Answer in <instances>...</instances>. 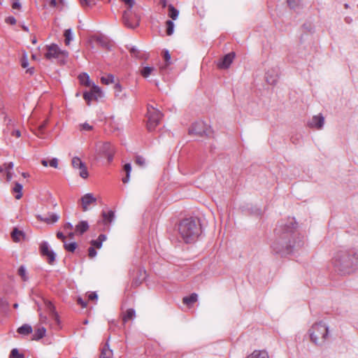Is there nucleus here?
<instances>
[{"mask_svg": "<svg viewBox=\"0 0 358 358\" xmlns=\"http://www.w3.org/2000/svg\"><path fill=\"white\" fill-rule=\"evenodd\" d=\"M297 223L294 217L280 222L275 229L277 236L271 245L272 251L285 256L297 251L304 245V238L296 230Z\"/></svg>", "mask_w": 358, "mask_h": 358, "instance_id": "nucleus-1", "label": "nucleus"}, {"mask_svg": "<svg viewBox=\"0 0 358 358\" xmlns=\"http://www.w3.org/2000/svg\"><path fill=\"white\" fill-rule=\"evenodd\" d=\"M333 264L341 275L350 274L358 269V254L355 250L339 251L334 258Z\"/></svg>", "mask_w": 358, "mask_h": 358, "instance_id": "nucleus-2", "label": "nucleus"}, {"mask_svg": "<svg viewBox=\"0 0 358 358\" xmlns=\"http://www.w3.org/2000/svg\"><path fill=\"white\" fill-rule=\"evenodd\" d=\"M178 231L185 243H191L194 242L201 232L199 220L195 217L182 220L178 224Z\"/></svg>", "mask_w": 358, "mask_h": 358, "instance_id": "nucleus-3", "label": "nucleus"}, {"mask_svg": "<svg viewBox=\"0 0 358 358\" xmlns=\"http://www.w3.org/2000/svg\"><path fill=\"white\" fill-rule=\"evenodd\" d=\"M126 6L127 9L122 13V22L124 24L130 28L135 29L139 25L141 16L136 9H134L135 0H120Z\"/></svg>", "mask_w": 358, "mask_h": 358, "instance_id": "nucleus-4", "label": "nucleus"}, {"mask_svg": "<svg viewBox=\"0 0 358 358\" xmlns=\"http://www.w3.org/2000/svg\"><path fill=\"white\" fill-rule=\"evenodd\" d=\"M310 340L316 345H322L326 341L329 329L326 324L322 322H317L314 324L309 329Z\"/></svg>", "mask_w": 358, "mask_h": 358, "instance_id": "nucleus-5", "label": "nucleus"}, {"mask_svg": "<svg viewBox=\"0 0 358 358\" xmlns=\"http://www.w3.org/2000/svg\"><path fill=\"white\" fill-rule=\"evenodd\" d=\"M148 122L147 128L148 131H153L159 124L163 116L162 113L151 105H148Z\"/></svg>", "mask_w": 358, "mask_h": 358, "instance_id": "nucleus-6", "label": "nucleus"}, {"mask_svg": "<svg viewBox=\"0 0 358 358\" xmlns=\"http://www.w3.org/2000/svg\"><path fill=\"white\" fill-rule=\"evenodd\" d=\"M96 152L107 157L108 161L110 162L113 159L115 148L110 142H99L96 144Z\"/></svg>", "mask_w": 358, "mask_h": 358, "instance_id": "nucleus-7", "label": "nucleus"}, {"mask_svg": "<svg viewBox=\"0 0 358 358\" xmlns=\"http://www.w3.org/2000/svg\"><path fill=\"white\" fill-rule=\"evenodd\" d=\"M47 52L45 57L48 59L52 58L59 59L61 60L64 59L69 55V53L66 50H62L57 44L52 43L50 45L46 46Z\"/></svg>", "mask_w": 358, "mask_h": 358, "instance_id": "nucleus-8", "label": "nucleus"}, {"mask_svg": "<svg viewBox=\"0 0 358 358\" xmlns=\"http://www.w3.org/2000/svg\"><path fill=\"white\" fill-rule=\"evenodd\" d=\"M189 134L191 135H196L199 136H210L211 134V130L210 128L208 127L203 122L198 121L194 123L189 128Z\"/></svg>", "mask_w": 358, "mask_h": 358, "instance_id": "nucleus-9", "label": "nucleus"}, {"mask_svg": "<svg viewBox=\"0 0 358 358\" xmlns=\"http://www.w3.org/2000/svg\"><path fill=\"white\" fill-rule=\"evenodd\" d=\"M39 250L41 255L47 259L48 263L51 265L53 264L56 259V254L50 248L48 243L45 241H42Z\"/></svg>", "mask_w": 358, "mask_h": 358, "instance_id": "nucleus-10", "label": "nucleus"}, {"mask_svg": "<svg viewBox=\"0 0 358 358\" xmlns=\"http://www.w3.org/2000/svg\"><path fill=\"white\" fill-rule=\"evenodd\" d=\"M235 57V53L234 52H229L225 55L220 61L217 62V66L218 69H227L232 63Z\"/></svg>", "mask_w": 358, "mask_h": 358, "instance_id": "nucleus-11", "label": "nucleus"}, {"mask_svg": "<svg viewBox=\"0 0 358 358\" xmlns=\"http://www.w3.org/2000/svg\"><path fill=\"white\" fill-rule=\"evenodd\" d=\"M72 166L73 168L79 169V175L83 178H87L88 176V172L85 164L80 160L79 157H75L72 159Z\"/></svg>", "mask_w": 358, "mask_h": 358, "instance_id": "nucleus-12", "label": "nucleus"}, {"mask_svg": "<svg viewBox=\"0 0 358 358\" xmlns=\"http://www.w3.org/2000/svg\"><path fill=\"white\" fill-rule=\"evenodd\" d=\"M80 200L82 208L84 212L87 211L89 210V205L95 204L96 202V199L94 197V196L91 193H87L85 194L81 197Z\"/></svg>", "mask_w": 358, "mask_h": 358, "instance_id": "nucleus-13", "label": "nucleus"}, {"mask_svg": "<svg viewBox=\"0 0 358 358\" xmlns=\"http://www.w3.org/2000/svg\"><path fill=\"white\" fill-rule=\"evenodd\" d=\"M324 124V117L320 114L314 115L312 119L308 122V125L311 128H316L317 129H321Z\"/></svg>", "mask_w": 358, "mask_h": 358, "instance_id": "nucleus-14", "label": "nucleus"}, {"mask_svg": "<svg viewBox=\"0 0 358 358\" xmlns=\"http://www.w3.org/2000/svg\"><path fill=\"white\" fill-rule=\"evenodd\" d=\"M278 72L279 69L278 68H274L271 70H268L266 73V83L269 85H275L278 79Z\"/></svg>", "mask_w": 358, "mask_h": 358, "instance_id": "nucleus-15", "label": "nucleus"}, {"mask_svg": "<svg viewBox=\"0 0 358 358\" xmlns=\"http://www.w3.org/2000/svg\"><path fill=\"white\" fill-rule=\"evenodd\" d=\"M101 216L102 220L99 222H102L104 225L107 226L114 220L115 213L113 210H108V212L102 211Z\"/></svg>", "mask_w": 358, "mask_h": 358, "instance_id": "nucleus-16", "label": "nucleus"}, {"mask_svg": "<svg viewBox=\"0 0 358 358\" xmlns=\"http://www.w3.org/2000/svg\"><path fill=\"white\" fill-rule=\"evenodd\" d=\"M36 217L38 220L45 222L48 224L55 223L57 222L59 218V215L55 213L50 214L49 217H43L40 215H38Z\"/></svg>", "mask_w": 358, "mask_h": 358, "instance_id": "nucleus-17", "label": "nucleus"}, {"mask_svg": "<svg viewBox=\"0 0 358 358\" xmlns=\"http://www.w3.org/2000/svg\"><path fill=\"white\" fill-rule=\"evenodd\" d=\"M89 229V224L87 221H80L77 225H76V231L80 235L83 234Z\"/></svg>", "mask_w": 358, "mask_h": 358, "instance_id": "nucleus-18", "label": "nucleus"}, {"mask_svg": "<svg viewBox=\"0 0 358 358\" xmlns=\"http://www.w3.org/2000/svg\"><path fill=\"white\" fill-rule=\"evenodd\" d=\"M95 41L102 47L109 49L110 43L107 37L103 35H99L95 37Z\"/></svg>", "mask_w": 358, "mask_h": 358, "instance_id": "nucleus-19", "label": "nucleus"}, {"mask_svg": "<svg viewBox=\"0 0 358 358\" xmlns=\"http://www.w3.org/2000/svg\"><path fill=\"white\" fill-rule=\"evenodd\" d=\"M45 332H46V329L45 327H38L37 328L36 330H35V332L33 335V340H36V341H38L40 340L41 338H42L45 334Z\"/></svg>", "mask_w": 358, "mask_h": 358, "instance_id": "nucleus-20", "label": "nucleus"}, {"mask_svg": "<svg viewBox=\"0 0 358 358\" xmlns=\"http://www.w3.org/2000/svg\"><path fill=\"white\" fill-rule=\"evenodd\" d=\"M106 240V236L105 234H100L96 240L91 241L90 243L94 247L96 248H101L102 246V243L104 241Z\"/></svg>", "mask_w": 358, "mask_h": 358, "instance_id": "nucleus-21", "label": "nucleus"}, {"mask_svg": "<svg viewBox=\"0 0 358 358\" xmlns=\"http://www.w3.org/2000/svg\"><path fill=\"white\" fill-rule=\"evenodd\" d=\"M113 351L109 349V345L108 342L106 343L105 346L101 350V355L99 358H112Z\"/></svg>", "mask_w": 358, "mask_h": 358, "instance_id": "nucleus-22", "label": "nucleus"}, {"mask_svg": "<svg viewBox=\"0 0 358 358\" xmlns=\"http://www.w3.org/2000/svg\"><path fill=\"white\" fill-rule=\"evenodd\" d=\"M90 91L93 93L94 100H98V99L103 96V92L101 88L94 84L92 85Z\"/></svg>", "mask_w": 358, "mask_h": 358, "instance_id": "nucleus-23", "label": "nucleus"}, {"mask_svg": "<svg viewBox=\"0 0 358 358\" xmlns=\"http://www.w3.org/2000/svg\"><path fill=\"white\" fill-rule=\"evenodd\" d=\"M163 57L165 60V65L160 67L161 71H164L166 69V67L171 64V55L169 50H165L163 51Z\"/></svg>", "mask_w": 358, "mask_h": 358, "instance_id": "nucleus-24", "label": "nucleus"}, {"mask_svg": "<svg viewBox=\"0 0 358 358\" xmlns=\"http://www.w3.org/2000/svg\"><path fill=\"white\" fill-rule=\"evenodd\" d=\"M32 332V327L27 324H23L17 329V333L22 335H28Z\"/></svg>", "mask_w": 358, "mask_h": 358, "instance_id": "nucleus-25", "label": "nucleus"}, {"mask_svg": "<svg viewBox=\"0 0 358 358\" xmlns=\"http://www.w3.org/2000/svg\"><path fill=\"white\" fill-rule=\"evenodd\" d=\"M197 301V294L196 293H192L188 296H185L183 298L182 301L185 304L189 306Z\"/></svg>", "mask_w": 358, "mask_h": 358, "instance_id": "nucleus-26", "label": "nucleus"}, {"mask_svg": "<svg viewBox=\"0 0 358 358\" xmlns=\"http://www.w3.org/2000/svg\"><path fill=\"white\" fill-rule=\"evenodd\" d=\"M78 79L81 85L85 86H90V76L87 73H83L80 74L78 76Z\"/></svg>", "mask_w": 358, "mask_h": 358, "instance_id": "nucleus-27", "label": "nucleus"}, {"mask_svg": "<svg viewBox=\"0 0 358 358\" xmlns=\"http://www.w3.org/2000/svg\"><path fill=\"white\" fill-rule=\"evenodd\" d=\"M247 358H268V355L267 352L262 351H254L250 355H249Z\"/></svg>", "mask_w": 358, "mask_h": 358, "instance_id": "nucleus-28", "label": "nucleus"}, {"mask_svg": "<svg viewBox=\"0 0 358 358\" xmlns=\"http://www.w3.org/2000/svg\"><path fill=\"white\" fill-rule=\"evenodd\" d=\"M24 236V233L17 228H14L11 232V237L15 242L20 241V237Z\"/></svg>", "mask_w": 358, "mask_h": 358, "instance_id": "nucleus-29", "label": "nucleus"}, {"mask_svg": "<svg viewBox=\"0 0 358 358\" xmlns=\"http://www.w3.org/2000/svg\"><path fill=\"white\" fill-rule=\"evenodd\" d=\"M124 171H125L126 173V176L124 178H122V182L124 183H127L129 182V176H130V173H131V164L129 163H127V164H125L124 165V168H123Z\"/></svg>", "mask_w": 358, "mask_h": 358, "instance_id": "nucleus-30", "label": "nucleus"}, {"mask_svg": "<svg viewBox=\"0 0 358 358\" xmlns=\"http://www.w3.org/2000/svg\"><path fill=\"white\" fill-rule=\"evenodd\" d=\"M169 16L173 20H176L179 15V11L171 4L169 5Z\"/></svg>", "mask_w": 358, "mask_h": 358, "instance_id": "nucleus-31", "label": "nucleus"}, {"mask_svg": "<svg viewBox=\"0 0 358 358\" xmlns=\"http://www.w3.org/2000/svg\"><path fill=\"white\" fill-rule=\"evenodd\" d=\"M22 185H21L20 183L16 182L15 183V186L13 189V192L17 193V194L15 195V199H20L22 198Z\"/></svg>", "mask_w": 358, "mask_h": 358, "instance_id": "nucleus-32", "label": "nucleus"}, {"mask_svg": "<svg viewBox=\"0 0 358 358\" xmlns=\"http://www.w3.org/2000/svg\"><path fill=\"white\" fill-rule=\"evenodd\" d=\"M136 313L133 308H129L127 310L125 315L123 317L124 323L127 322L129 320H132L135 317Z\"/></svg>", "mask_w": 358, "mask_h": 358, "instance_id": "nucleus-33", "label": "nucleus"}, {"mask_svg": "<svg viewBox=\"0 0 358 358\" xmlns=\"http://www.w3.org/2000/svg\"><path fill=\"white\" fill-rule=\"evenodd\" d=\"M287 3L291 9L296 10L302 5V0H287Z\"/></svg>", "mask_w": 358, "mask_h": 358, "instance_id": "nucleus-34", "label": "nucleus"}, {"mask_svg": "<svg viewBox=\"0 0 358 358\" xmlns=\"http://www.w3.org/2000/svg\"><path fill=\"white\" fill-rule=\"evenodd\" d=\"M48 124V120H44L43 122H41L37 127V131L36 132V134L37 136L42 138V135L44 134V129L46 127Z\"/></svg>", "mask_w": 358, "mask_h": 358, "instance_id": "nucleus-35", "label": "nucleus"}, {"mask_svg": "<svg viewBox=\"0 0 358 358\" xmlns=\"http://www.w3.org/2000/svg\"><path fill=\"white\" fill-rule=\"evenodd\" d=\"M64 36L65 37V44L66 45L70 44V42L73 40V34L71 29H68L64 31Z\"/></svg>", "mask_w": 358, "mask_h": 358, "instance_id": "nucleus-36", "label": "nucleus"}, {"mask_svg": "<svg viewBox=\"0 0 358 358\" xmlns=\"http://www.w3.org/2000/svg\"><path fill=\"white\" fill-rule=\"evenodd\" d=\"M101 80L103 84L108 85L115 83V77L112 74H108L106 76L101 77Z\"/></svg>", "mask_w": 358, "mask_h": 358, "instance_id": "nucleus-37", "label": "nucleus"}, {"mask_svg": "<svg viewBox=\"0 0 358 358\" xmlns=\"http://www.w3.org/2000/svg\"><path fill=\"white\" fill-rule=\"evenodd\" d=\"M44 305H45V309L48 312L49 315H50L52 313L56 311L55 307L54 306V305L52 303L51 301L45 299Z\"/></svg>", "mask_w": 358, "mask_h": 358, "instance_id": "nucleus-38", "label": "nucleus"}, {"mask_svg": "<svg viewBox=\"0 0 358 358\" xmlns=\"http://www.w3.org/2000/svg\"><path fill=\"white\" fill-rule=\"evenodd\" d=\"M64 247L66 250L73 252L77 248V243L76 242H71L67 243L66 241L64 243Z\"/></svg>", "mask_w": 358, "mask_h": 358, "instance_id": "nucleus-39", "label": "nucleus"}, {"mask_svg": "<svg viewBox=\"0 0 358 358\" xmlns=\"http://www.w3.org/2000/svg\"><path fill=\"white\" fill-rule=\"evenodd\" d=\"M166 34L168 36H171L173 34L174 31V23L171 20H167L166 22Z\"/></svg>", "mask_w": 358, "mask_h": 358, "instance_id": "nucleus-40", "label": "nucleus"}, {"mask_svg": "<svg viewBox=\"0 0 358 358\" xmlns=\"http://www.w3.org/2000/svg\"><path fill=\"white\" fill-rule=\"evenodd\" d=\"M18 275L22 278L23 281H27L28 280V277L27 275V271L24 266H20L18 268Z\"/></svg>", "mask_w": 358, "mask_h": 358, "instance_id": "nucleus-41", "label": "nucleus"}, {"mask_svg": "<svg viewBox=\"0 0 358 358\" xmlns=\"http://www.w3.org/2000/svg\"><path fill=\"white\" fill-rule=\"evenodd\" d=\"M83 99L87 102L88 106L90 105V101L94 100L93 93L90 90L89 92H85L83 94Z\"/></svg>", "mask_w": 358, "mask_h": 358, "instance_id": "nucleus-42", "label": "nucleus"}, {"mask_svg": "<svg viewBox=\"0 0 358 358\" xmlns=\"http://www.w3.org/2000/svg\"><path fill=\"white\" fill-rule=\"evenodd\" d=\"M153 71V67L145 66L142 69V70L141 71V73L144 78H148Z\"/></svg>", "mask_w": 358, "mask_h": 358, "instance_id": "nucleus-43", "label": "nucleus"}, {"mask_svg": "<svg viewBox=\"0 0 358 358\" xmlns=\"http://www.w3.org/2000/svg\"><path fill=\"white\" fill-rule=\"evenodd\" d=\"M80 3L83 7H91L95 5V0H80Z\"/></svg>", "mask_w": 358, "mask_h": 358, "instance_id": "nucleus-44", "label": "nucleus"}, {"mask_svg": "<svg viewBox=\"0 0 358 358\" xmlns=\"http://www.w3.org/2000/svg\"><path fill=\"white\" fill-rule=\"evenodd\" d=\"M10 358H24L22 354L19 353L17 348H14L11 350Z\"/></svg>", "mask_w": 358, "mask_h": 358, "instance_id": "nucleus-45", "label": "nucleus"}, {"mask_svg": "<svg viewBox=\"0 0 358 358\" xmlns=\"http://www.w3.org/2000/svg\"><path fill=\"white\" fill-rule=\"evenodd\" d=\"M28 65H29V62H28L27 55L26 52H24L22 58L21 59V66L22 68L25 69L28 66Z\"/></svg>", "mask_w": 358, "mask_h": 358, "instance_id": "nucleus-46", "label": "nucleus"}, {"mask_svg": "<svg viewBox=\"0 0 358 358\" xmlns=\"http://www.w3.org/2000/svg\"><path fill=\"white\" fill-rule=\"evenodd\" d=\"M135 162L141 166H144L145 164V159L141 156H136Z\"/></svg>", "mask_w": 358, "mask_h": 358, "instance_id": "nucleus-47", "label": "nucleus"}, {"mask_svg": "<svg viewBox=\"0 0 358 358\" xmlns=\"http://www.w3.org/2000/svg\"><path fill=\"white\" fill-rule=\"evenodd\" d=\"M96 254L97 252L93 245L88 248V256L90 258H94L96 257Z\"/></svg>", "mask_w": 358, "mask_h": 358, "instance_id": "nucleus-48", "label": "nucleus"}, {"mask_svg": "<svg viewBox=\"0 0 358 358\" xmlns=\"http://www.w3.org/2000/svg\"><path fill=\"white\" fill-rule=\"evenodd\" d=\"M50 316L55 321V322L56 323L57 325H59V324H60L59 317L56 311L52 313V314H50Z\"/></svg>", "mask_w": 358, "mask_h": 358, "instance_id": "nucleus-49", "label": "nucleus"}, {"mask_svg": "<svg viewBox=\"0 0 358 358\" xmlns=\"http://www.w3.org/2000/svg\"><path fill=\"white\" fill-rule=\"evenodd\" d=\"M129 52L132 56L136 57H140V52L136 47H132L129 49Z\"/></svg>", "mask_w": 358, "mask_h": 358, "instance_id": "nucleus-50", "label": "nucleus"}, {"mask_svg": "<svg viewBox=\"0 0 358 358\" xmlns=\"http://www.w3.org/2000/svg\"><path fill=\"white\" fill-rule=\"evenodd\" d=\"M115 96H119V93L122 91V87L119 83H116L114 86Z\"/></svg>", "mask_w": 358, "mask_h": 358, "instance_id": "nucleus-51", "label": "nucleus"}, {"mask_svg": "<svg viewBox=\"0 0 358 358\" xmlns=\"http://www.w3.org/2000/svg\"><path fill=\"white\" fill-rule=\"evenodd\" d=\"M50 166L53 168H57L58 166V159L57 158H52L49 163Z\"/></svg>", "mask_w": 358, "mask_h": 358, "instance_id": "nucleus-52", "label": "nucleus"}, {"mask_svg": "<svg viewBox=\"0 0 358 358\" xmlns=\"http://www.w3.org/2000/svg\"><path fill=\"white\" fill-rule=\"evenodd\" d=\"M6 22L10 24H15L16 23V20L14 17L10 16L6 19Z\"/></svg>", "mask_w": 358, "mask_h": 358, "instance_id": "nucleus-53", "label": "nucleus"}, {"mask_svg": "<svg viewBox=\"0 0 358 358\" xmlns=\"http://www.w3.org/2000/svg\"><path fill=\"white\" fill-rule=\"evenodd\" d=\"M145 279V277H143L141 279L136 278L134 280L132 285L137 287L141 284L142 281Z\"/></svg>", "mask_w": 358, "mask_h": 358, "instance_id": "nucleus-54", "label": "nucleus"}, {"mask_svg": "<svg viewBox=\"0 0 358 358\" xmlns=\"http://www.w3.org/2000/svg\"><path fill=\"white\" fill-rule=\"evenodd\" d=\"M3 166H5V169L6 171H10L11 169H13L14 164L13 162H9L8 164H4Z\"/></svg>", "mask_w": 358, "mask_h": 358, "instance_id": "nucleus-55", "label": "nucleus"}, {"mask_svg": "<svg viewBox=\"0 0 358 358\" xmlns=\"http://www.w3.org/2000/svg\"><path fill=\"white\" fill-rule=\"evenodd\" d=\"M21 7L20 3L18 1V0H14L12 4V8L13 9H19Z\"/></svg>", "mask_w": 358, "mask_h": 358, "instance_id": "nucleus-56", "label": "nucleus"}, {"mask_svg": "<svg viewBox=\"0 0 358 358\" xmlns=\"http://www.w3.org/2000/svg\"><path fill=\"white\" fill-rule=\"evenodd\" d=\"M82 129L84 130L90 131L92 129V126L90 125L88 123H84L82 124Z\"/></svg>", "mask_w": 358, "mask_h": 358, "instance_id": "nucleus-57", "label": "nucleus"}, {"mask_svg": "<svg viewBox=\"0 0 358 358\" xmlns=\"http://www.w3.org/2000/svg\"><path fill=\"white\" fill-rule=\"evenodd\" d=\"M57 238L62 240L64 243L65 242L66 237L62 232L58 231L57 233Z\"/></svg>", "mask_w": 358, "mask_h": 358, "instance_id": "nucleus-58", "label": "nucleus"}, {"mask_svg": "<svg viewBox=\"0 0 358 358\" xmlns=\"http://www.w3.org/2000/svg\"><path fill=\"white\" fill-rule=\"evenodd\" d=\"M98 298V295L96 294V292H91L89 296H88V299L90 300H94V299H96Z\"/></svg>", "mask_w": 358, "mask_h": 358, "instance_id": "nucleus-59", "label": "nucleus"}, {"mask_svg": "<svg viewBox=\"0 0 358 358\" xmlns=\"http://www.w3.org/2000/svg\"><path fill=\"white\" fill-rule=\"evenodd\" d=\"M77 301L82 307L85 308L87 306V302L83 301L81 298H78Z\"/></svg>", "mask_w": 358, "mask_h": 358, "instance_id": "nucleus-60", "label": "nucleus"}, {"mask_svg": "<svg viewBox=\"0 0 358 358\" xmlns=\"http://www.w3.org/2000/svg\"><path fill=\"white\" fill-rule=\"evenodd\" d=\"M39 317H40V321L42 322V323H45L48 318L45 315H43L42 313H40L39 314Z\"/></svg>", "mask_w": 358, "mask_h": 358, "instance_id": "nucleus-61", "label": "nucleus"}, {"mask_svg": "<svg viewBox=\"0 0 358 358\" xmlns=\"http://www.w3.org/2000/svg\"><path fill=\"white\" fill-rule=\"evenodd\" d=\"M64 229L65 230H67V229H73V225H72V224H71V223H70V222H67V223H66V224H64Z\"/></svg>", "mask_w": 358, "mask_h": 358, "instance_id": "nucleus-62", "label": "nucleus"}, {"mask_svg": "<svg viewBox=\"0 0 358 358\" xmlns=\"http://www.w3.org/2000/svg\"><path fill=\"white\" fill-rule=\"evenodd\" d=\"M12 135L19 138L21 136V132L20 130H14L12 131Z\"/></svg>", "mask_w": 358, "mask_h": 358, "instance_id": "nucleus-63", "label": "nucleus"}, {"mask_svg": "<svg viewBox=\"0 0 358 358\" xmlns=\"http://www.w3.org/2000/svg\"><path fill=\"white\" fill-rule=\"evenodd\" d=\"M8 306V303L6 300H4L3 299H0V306L3 307V306Z\"/></svg>", "mask_w": 358, "mask_h": 358, "instance_id": "nucleus-64", "label": "nucleus"}]
</instances>
